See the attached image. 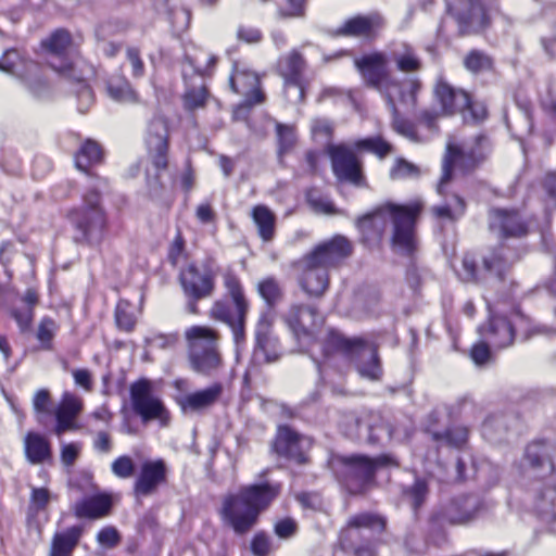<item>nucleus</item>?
<instances>
[{
	"mask_svg": "<svg viewBox=\"0 0 556 556\" xmlns=\"http://www.w3.org/2000/svg\"><path fill=\"white\" fill-rule=\"evenodd\" d=\"M486 509L484 501L477 494H460L438 507L431 515V531H441L446 526H464L476 520Z\"/></svg>",
	"mask_w": 556,
	"mask_h": 556,
	"instance_id": "nucleus-10",
	"label": "nucleus"
},
{
	"mask_svg": "<svg viewBox=\"0 0 556 556\" xmlns=\"http://www.w3.org/2000/svg\"><path fill=\"white\" fill-rule=\"evenodd\" d=\"M215 63L216 58L214 55L201 53V55L190 56L187 54L182 64V76L185 79L192 73L203 76L208 73Z\"/></svg>",
	"mask_w": 556,
	"mask_h": 556,
	"instance_id": "nucleus-44",
	"label": "nucleus"
},
{
	"mask_svg": "<svg viewBox=\"0 0 556 556\" xmlns=\"http://www.w3.org/2000/svg\"><path fill=\"white\" fill-rule=\"evenodd\" d=\"M169 126L166 117L155 114L147 125L144 143L148 155L157 172L167 168Z\"/></svg>",
	"mask_w": 556,
	"mask_h": 556,
	"instance_id": "nucleus-18",
	"label": "nucleus"
},
{
	"mask_svg": "<svg viewBox=\"0 0 556 556\" xmlns=\"http://www.w3.org/2000/svg\"><path fill=\"white\" fill-rule=\"evenodd\" d=\"M505 253L504 247L491 250L482 258V269L478 268L475 255L466 253L462 258L460 268L456 273L464 282H483L491 276L501 280L509 267Z\"/></svg>",
	"mask_w": 556,
	"mask_h": 556,
	"instance_id": "nucleus-14",
	"label": "nucleus"
},
{
	"mask_svg": "<svg viewBox=\"0 0 556 556\" xmlns=\"http://www.w3.org/2000/svg\"><path fill=\"white\" fill-rule=\"evenodd\" d=\"M523 466L534 477L529 493L534 511L546 521L556 520V442L535 441L525 451Z\"/></svg>",
	"mask_w": 556,
	"mask_h": 556,
	"instance_id": "nucleus-1",
	"label": "nucleus"
},
{
	"mask_svg": "<svg viewBox=\"0 0 556 556\" xmlns=\"http://www.w3.org/2000/svg\"><path fill=\"white\" fill-rule=\"evenodd\" d=\"M488 219L490 230L502 239L526 237L532 223L522 211L506 207L491 208Z\"/></svg>",
	"mask_w": 556,
	"mask_h": 556,
	"instance_id": "nucleus-16",
	"label": "nucleus"
},
{
	"mask_svg": "<svg viewBox=\"0 0 556 556\" xmlns=\"http://www.w3.org/2000/svg\"><path fill=\"white\" fill-rule=\"evenodd\" d=\"M352 251L350 240L340 235L317 244L300 261L303 290L311 296H321L329 286L328 270L349 257Z\"/></svg>",
	"mask_w": 556,
	"mask_h": 556,
	"instance_id": "nucleus-4",
	"label": "nucleus"
},
{
	"mask_svg": "<svg viewBox=\"0 0 556 556\" xmlns=\"http://www.w3.org/2000/svg\"><path fill=\"white\" fill-rule=\"evenodd\" d=\"M252 218L263 241H270L275 235L276 217L265 205H256L252 211Z\"/></svg>",
	"mask_w": 556,
	"mask_h": 556,
	"instance_id": "nucleus-40",
	"label": "nucleus"
},
{
	"mask_svg": "<svg viewBox=\"0 0 556 556\" xmlns=\"http://www.w3.org/2000/svg\"><path fill=\"white\" fill-rule=\"evenodd\" d=\"M397 96L387 99V105L392 114V129L397 134L406 137L410 141H418L415 125L408 119L402 117L396 108Z\"/></svg>",
	"mask_w": 556,
	"mask_h": 556,
	"instance_id": "nucleus-42",
	"label": "nucleus"
},
{
	"mask_svg": "<svg viewBox=\"0 0 556 556\" xmlns=\"http://www.w3.org/2000/svg\"><path fill=\"white\" fill-rule=\"evenodd\" d=\"M129 395L131 409L142 424L156 420L161 427L168 425L169 413L163 401L154 394L153 383L149 379L142 378L132 382Z\"/></svg>",
	"mask_w": 556,
	"mask_h": 556,
	"instance_id": "nucleus-13",
	"label": "nucleus"
},
{
	"mask_svg": "<svg viewBox=\"0 0 556 556\" xmlns=\"http://www.w3.org/2000/svg\"><path fill=\"white\" fill-rule=\"evenodd\" d=\"M306 0H283L278 4L280 18H302L305 16Z\"/></svg>",
	"mask_w": 556,
	"mask_h": 556,
	"instance_id": "nucleus-56",
	"label": "nucleus"
},
{
	"mask_svg": "<svg viewBox=\"0 0 556 556\" xmlns=\"http://www.w3.org/2000/svg\"><path fill=\"white\" fill-rule=\"evenodd\" d=\"M397 466L391 456L381 455L370 458L365 455L336 456L331 468L338 481L351 494H363L376 482V470L383 466Z\"/></svg>",
	"mask_w": 556,
	"mask_h": 556,
	"instance_id": "nucleus-7",
	"label": "nucleus"
},
{
	"mask_svg": "<svg viewBox=\"0 0 556 556\" xmlns=\"http://www.w3.org/2000/svg\"><path fill=\"white\" fill-rule=\"evenodd\" d=\"M355 147L361 150L372 152L379 157H384L392 150V146L381 137H370L358 140L355 142Z\"/></svg>",
	"mask_w": 556,
	"mask_h": 556,
	"instance_id": "nucleus-57",
	"label": "nucleus"
},
{
	"mask_svg": "<svg viewBox=\"0 0 556 556\" xmlns=\"http://www.w3.org/2000/svg\"><path fill=\"white\" fill-rule=\"evenodd\" d=\"M359 361L356 365V369L361 377L369 380H380L382 376V367L378 356L376 346L363 339L354 351Z\"/></svg>",
	"mask_w": 556,
	"mask_h": 556,
	"instance_id": "nucleus-34",
	"label": "nucleus"
},
{
	"mask_svg": "<svg viewBox=\"0 0 556 556\" xmlns=\"http://www.w3.org/2000/svg\"><path fill=\"white\" fill-rule=\"evenodd\" d=\"M179 341V334L177 332L172 333H154L147 338V343L152 348L156 349H173Z\"/></svg>",
	"mask_w": 556,
	"mask_h": 556,
	"instance_id": "nucleus-63",
	"label": "nucleus"
},
{
	"mask_svg": "<svg viewBox=\"0 0 556 556\" xmlns=\"http://www.w3.org/2000/svg\"><path fill=\"white\" fill-rule=\"evenodd\" d=\"M185 338L191 369L203 376L215 375L223 365L217 331L205 326H192L185 331Z\"/></svg>",
	"mask_w": 556,
	"mask_h": 556,
	"instance_id": "nucleus-8",
	"label": "nucleus"
},
{
	"mask_svg": "<svg viewBox=\"0 0 556 556\" xmlns=\"http://www.w3.org/2000/svg\"><path fill=\"white\" fill-rule=\"evenodd\" d=\"M223 392V384L215 382L207 388L179 396L177 404L185 415H204L218 403Z\"/></svg>",
	"mask_w": 556,
	"mask_h": 556,
	"instance_id": "nucleus-23",
	"label": "nucleus"
},
{
	"mask_svg": "<svg viewBox=\"0 0 556 556\" xmlns=\"http://www.w3.org/2000/svg\"><path fill=\"white\" fill-rule=\"evenodd\" d=\"M113 506L112 496L108 493H97L84 497L74 506V514L78 518L100 519L111 513Z\"/></svg>",
	"mask_w": 556,
	"mask_h": 556,
	"instance_id": "nucleus-35",
	"label": "nucleus"
},
{
	"mask_svg": "<svg viewBox=\"0 0 556 556\" xmlns=\"http://www.w3.org/2000/svg\"><path fill=\"white\" fill-rule=\"evenodd\" d=\"M305 65L304 58L296 50H292L279 60V71L285 78L286 93L289 96L290 92H293L299 101L304 98V88L301 78Z\"/></svg>",
	"mask_w": 556,
	"mask_h": 556,
	"instance_id": "nucleus-26",
	"label": "nucleus"
},
{
	"mask_svg": "<svg viewBox=\"0 0 556 556\" xmlns=\"http://www.w3.org/2000/svg\"><path fill=\"white\" fill-rule=\"evenodd\" d=\"M217 267L213 261L191 263L180 270L179 283L187 298L186 311L198 314V302L211 298L215 290Z\"/></svg>",
	"mask_w": 556,
	"mask_h": 556,
	"instance_id": "nucleus-9",
	"label": "nucleus"
},
{
	"mask_svg": "<svg viewBox=\"0 0 556 556\" xmlns=\"http://www.w3.org/2000/svg\"><path fill=\"white\" fill-rule=\"evenodd\" d=\"M359 338L349 339L334 329H330L320 343L321 359H315L318 369L334 359L348 361L354 356Z\"/></svg>",
	"mask_w": 556,
	"mask_h": 556,
	"instance_id": "nucleus-22",
	"label": "nucleus"
},
{
	"mask_svg": "<svg viewBox=\"0 0 556 556\" xmlns=\"http://www.w3.org/2000/svg\"><path fill=\"white\" fill-rule=\"evenodd\" d=\"M280 357L277 350V341L266 333H256V344L253 351V362L255 363H274Z\"/></svg>",
	"mask_w": 556,
	"mask_h": 556,
	"instance_id": "nucleus-38",
	"label": "nucleus"
},
{
	"mask_svg": "<svg viewBox=\"0 0 556 556\" xmlns=\"http://www.w3.org/2000/svg\"><path fill=\"white\" fill-rule=\"evenodd\" d=\"M167 479V467L163 459L146 460L140 466L139 475L134 483L136 496H149Z\"/></svg>",
	"mask_w": 556,
	"mask_h": 556,
	"instance_id": "nucleus-25",
	"label": "nucleus"
},
{
	"mask_svg": "<svg viewBox=\"0 0 556 556\" xmlns=\"http://www.w3.org/2000/svg\"><path fill=\"white\" fill-rule=\"evenodd\" d=\"M58 325L54 319L51 317L45 316L39 325L37 330V339L41 343L42 349L51 350L52 341L58 331Z\"/></svg>",
	"mask_w": 556,
	"mask_h": 556,
	"instance_id": "nucleus-55",
	"label": "nucleus"
},
{
	"mask_svg": "<svg viewBox=\"0 0 556 556\" xmlns=\"http://www.w3.org/2000/svg\"><path fill=\"white\" fill-rule=\"evenodd\" d=\"M313 441L289 426H280L274 441V451L277 455L296 464L308 462L307 453Z\"/></svg>",
	"mask_w": 556,
	"mask_h": 556,
	"instance_id": "nucleus-20",
	"label": "nucleus"
},
{
	"mask_svg": "<svg viewBox=\"0 0 556 556\" xmlns=\"http://www.w3.org/2000/svg\"><path fill=\"white\" fill-rule=\"evenodd\" d=\"M354 65L365 84L380 92L386 100L397 96L401 103L409 108L416 106L421 81L416 77L403 80L394 77L389 70L387 52L374 51L363 54L354 60Z\"/></svg>",
	"mask_w": 556,
	"mask_h": 556,
	"instance_id": "nucleus-3",
	"label": "nucleus"
},
{
	"mask_svg": "<svg viewBox=\"0 0 556 556\" xmlns=\"http://www.w3.org/2000/svg\"><path fill=\"white\" fill-rule=\"evenodd\" d=\"M327 153L331 160L332 172L339 181L349 182L355 187L366 185L362 163L349 146L329 143Z\"/></svg>",
	"mask_w": 556,
	"mask_h": 556,
	"instance_id": "nucleus-17",
	"label": "nucleus"
},
{
	"mask_svg": "<svg viewBox=\"0 0 556 556\" xmlns=\"http://www.w3.org/2000/svg\"><path fill=\"white\" fill-rule=\"evenodd\" d=\"M111 469L117 478L128 479L135 473V463L131 457L123 455L112 463Z\"/></svg>",
	"mask_w": 556,
	"mask_h": 556,
	"instance_id": "nucleus-62",
	"label": "nucleus"
},
{
	"mask_svg": "<svg viewBox=\"0 0 556 556\" xmlns=\"http://www.w3.org/2000/svg\"><path fill=\"white\" fill-rule=\"evenodd\" d=\"M224 286L233 304L238 306L239 314L242 315L243 309L249 308V304L244 298L240 279L232 271H227L224 275Z\"/></svg>",
	"mask_w": 556,
	"mask_h": 556,
	"instance_id": "nucleus-46",
	"label": "nucleus"
},
{
	"mask_svg": "<svg viewBox=\"0 0 556 556\" xmlns=\"http://www.w3.org/2000/svg\"><path fill=\"white\" fill-rule=\"evenodd\" d=\"M428 494V484L424 479H416L414 484L404 491V495L416 510L425 502Z\"/></svg>",
	"mask_w": 556,
	"mask_h": 556,
	"instance_id": "nucleus-59",
	"label": "nucleus"
},
{
	"mask_svg": "<svg viewBox=\"0 0 556 556\" xmlns=\"http://www.w3.org/2000/svg\"><path fill=\"white\" fill-rule=\"evenodd\" d=\"M81 410L83 401L78 396L70 392H65L62 395V400L54 412L56 420L54 433L56 435H62L67 431L78 429L75 420Z\"/></svg>",
	"mask_w": 556,
	"mask_h": 556,
	"instance_id": "nucleus-31",
	"label": "nucleus"
},
{
	"mask_svg": "<svg viewBox=\"0 0 556 556\" xmlns=\"http://www.w3.org/2000/svg\"><path fill=\"white\" fill-rule=\"evenodd\" d=\"M345 434L369 445H383L390 440L407 438L408 431L393 428L379 413H366L359 417H348Z\"/></svg>",
	"mask_w": 556,
	"mask_h": 556,
	"instance_id": "nucleus-11",
	"label": "nucleus"
},
{
	"mask_svg": "<svg viewBox=\"0 0 556 556\" xmlns=\"http://www.w3.org/2000/svg\"><path fill=\"white\" fill-rule=\"evenodd\" d=\"M257 291L267 305L274 306L282 299V289L274 277H266L257 283Z\"/></svg>",
	"mask_w": 556,
	"mask_h": 556,
	"instance_id": "nucleus-50",
	"label": "nucleus"
},
{
	"mask_svg": "<svg viewBox=\"0 0 556 556\" xmlns=\"http://www.w3.org/2000/svg\"><path fill=\"white\" fill-rule=\"evenodd\" d=\"M41 45L48 54V63L54 71L64 74L72 72V63L68 60L72 37L67 30L56 29Z\"/></svg>",
	"mask_w": 556,
	"mask_h": 556,
	"instance_id": "nucleus-24",
	"label": "nucleus"
},
{
	"mask_svg": "<svg viewBox=\"0 0 556 556\" xmlns=\"http://www.w3.org/2000/svg\"><path fill=\"white\" fill-rule=\"evenodd\" d=\"M75 93L78 100V110L85 113L93 103V92L90 86L84 79H77L74 81Z\"/></svg>",
	"mask_w": 556,
	"mask_h": 556,
	"instance_id": "nucleus-60",
	"label": "nucleus"
},
{
	"mask_svg": "<svg viewBox=\"0 0 556 556\" xmlns=\"http://www.w3.org/2000/svg\"><path fill=\"white\" fill-rule=\"evenodd\" d=\"M484 340L496 349H505L513 344L515 330L511 323L504 316H492L486 327L479 329Z\"/></svg>",
	"mask_w": 556,
	"mask_h": 556,
	"instance_id": "nucleus-32",
	"label": "nucleus"
},
{
	"mask_svg": "<svg viewBox=\"0 0 556 556\" xmlns=\"http://www.w3.org/2000/svg\"><path fill=\"white\" fill-rule=\"evenodd\" d=\"M507 419L503 415L489 416L482 424V435L490 442H501L508 429Z\"/></svg>",
	"mask_w": 556,
	"mask_h": 556,
	"instance_id": "nucleus-45",
	"label": "nucleus"
},
{
	"mask_svg": "<svg viewBox=\"0 0 556 556\" xmlns=\"http://www.w3.org/2000/svg\"><path fill=\"white\" fill-rule=\"evenodd\" d=\"M488 138L479 135L475 139V144L459 148L448 144L442 162V176L438 184V193L444 194L445 186L452 179L453 166L457 165L464 172L473 169L481 163L486 155Z\"/></svg>",
	"mask_w": 556,
	"mask_h": 556,
	"instance_id": "nucleus-12",
	"label": "nucleus"
},
{
	"mask_svg": "<svg viewBox=\"0 0 556 556\" xmlns=\"http://www.w3.org/2000/svg\"><path fill=\"white\" fill-rule=\"evenodd\" d=\"M115 321L121 330L130 332L136 325V316L131 304L126 300H119L115 308Z\"/></svg>",
	"mask_w": 556,
	"mask_h": 556,
	"instance_id": "nucleus-52",
	"label": "nucleus"
},
{
	"mask_svg": "<svg viewBox=\"0 0 556 556\" xmlns=\"http://www.w3.org/2000/svg\"><path fill=\"white\" fill-rule=\"evenodd\" d=\"M468 429L466 427L456 426L447 428L446 430L432 431V439L441 445L460 448L468 440Z\"/></svg>",
	"mask_w": 556,
	"mask_h": 556,
	"instance_id": "nucleus-43",
	"label": "nucleus"
},
{
	"mask_svg": "<svg viewBox=\"0 0 556 556\" xmlns=\"http://www.w3.org/2000/svg\"><path fill=\"white\" fill-rule=\"evenodd\" d=\"M106 90L109 97L116 102L135 103L138 101L136 91L129 81L123 77L111 78L108 81Z\"/></svg>",
	"mask_w": 556,
	"mask_h": 556,
	"instance_id": "nucleus-41",
	"label": "nucleus"
},
{
	"mask_svg": "<svg viewBox=\"0 0 556 556\" xmlns=\"http://www.w3.org/2000/svg\"><path fill=\"white\" fill-rule=\"evenodd\" d=\"M208 98V92L205 86H200L198 88L192 87L186 90L182 102L184 108L187 111H194L197 109H202L205 106Z\"/></svg>",
	"mask_w": 556,
	"mask_h": 556,
	"instance_id": "nucleus-54",
	"label": "nucleus"
},
{
	"mask_svg": "<svg viewBox=\"0 0 556 556\" xmlns=\"http://www.w3.org/2000/svg\"><path fill=\"white\" fill-rule=\"evenodd\" d=\"M81 533L83 530L78 526H73L63 532H56L52 538L49 556H73Z\"/></svg>",
	"mask_w": 556,
	"mask_h": 556,
	"instance_id": "nucleus-36",
	"label": "nucleus"
},
{
	"mask_svg": "<svg viewBox=\"0 0 556 556\" xmlns=\"http://www.w3.org/2000/svg\"><path fill=\"white\" fill-rule=\"evenodd\" d=\"M25 455L31 464H42L52 456L50 442L40 433L28 432L24 440Z\"/></svg>",
	"mask_w": 556,
	"mask_h": 556,
	"instance_id": "nucleus-37",
	"label": "nucleus"
},
{
	"mask_svg": "<svg viewBox=\"0 0 556 556\" xmlns=\"http://www.w3.org/2000/svg\"><path fill=\"white\" fill-rule=\"evenodd\" d=\"M380 301L379 293L376 290L364 289L355 293L353 309L357 314H372Z\"/></svg>",
	"mask_w": 556,
	"mask_h": 556,
	"instance_id": "nucleus-48",
	"label": "nucleus"
},
{
	"mask_svg": "<svg viewBox=\"0 0 556 556\" xmlns=\"http://www.w3.org/2000/svg\"><path fill=\"white\" fill-rule=\"evenodd\" d=\"M434 93L442 110L445 114H454L464 112L465 108L470 104V96L463 89L451 86L445 80L440 79L434 89Z\"/></svg>",
	"mask_w": 556,
	"mask_h": 556,
	"instance_id": "nucleus-33",
	"label": "nucleus"
},
{
	"mask_svg": "<svg viewBox=\"0 0 556 556\" xmlns=\"http://www.w3.org/2000/svg\"><path fill=\"white\" fill-rule=\"evenodd\" d=\"M89 186L79 206L68 212V220L75 229L74 241L88 245H99L108 230V218L102 206L101 192L106 180L88 173Z\"/></svg>",
	"mask_w": 556,
	"mask_h": 556,
	"instance_id": "nucleus-6",
	"label": "nucleus"
},
{
	"mask_svg": "<svg viewBox=\"0 0 556 556\" xmlns=\"http://www.w3.org/2000/svg\"><path fill=\"white\" fill-rule=\"evenodd\" d=\"M278 491V486L262 483L247 485L237 493L227 494L220 508L223 521L237 534L249 532L256 525L261 511L277 496Z\"/></svg>",
	"mask_w": 556,
	"mask_h": 556,
	"instance_id": "nucleus-5",
	"label": "nucleus"
},
{
	"mask_svg": "<svg viewBox=\"0 0 556 556\" xmlns=\"http://www.w3.org/2000/svg\"><path fill=\"white\" fill-rule=\"evenodd\" d=\"M485 0H445L447 15L453 20L459 36L478 34L488 25Z\"/></svg>",
	"mask_w": 556,
	"mask_h": 556,
	"instance_id": "nucleus-15",
	"label": "nucleus"
},
{
	"mask_svg": "<svg viewBox=\"0 0 556 556\" xmlns=\"http://www.w3.org/2000/svg\"><path fill=\"white\" fill-rule=\"evenodd\" d=\"M419 176V168L404 159H399L390 170L392 179H406Z\"/></svg>",
	"mask_w": 556,
	"mask_h": 556,
	"instance_id": "nucleus-61",
	"label": "nucleus"
},
{
	"mask_svg": "<svg viewBox=\"0 0 556 556\" xmlns=\"http://www.w3.org/2000/svg\"><path fill=\"white\" fill-rule=\"evenodd\" d=\"M248 308H244L242 315L239 314L238 306L225 300L216 301L211 308L212 318L228 325L232 331L233 341L239 348L245 340L244 324Z\"/></svg>",
	"mask_w": 556,
	"mask_h": 556,
	"instance_id": "nucleus-28",
	"label": "nucleus"
},
{
	"mask_svg": "<svg viewBox=\"0 0 556 556\" xmlns=\"http://www.w3.org/2000/svg\"><path fill=\"white\" fill-rule=\"evenodd\" d=\"M386 52L389 61L395 64L399 72L412 74L421 71L424 67L417 50L406 41L397 40L390 42Z\"/></svg>",
	"mask_w": 556,
	"mask_h": 556,
	"instance_id": "nucleus-30",
	"label": "nucleus"
},
{
	"mask_svg": "<svg viewBox=\"0 0 556 556\" xmlns=\"http://www.w3.org/2000/svg\"><path fill=\"white\" fill-rule=\"evenodd\" d=\"M229 85L233 92L244 97L245 106L261 104L265 100V94L260 88L258 75L244 64L235 63Z\"/></svg>",
	"mask_w": 556,
	"mask_h": 556,
	"instance_id": "nucleus-21",
	"label": "nucleus"
},
{
	"mask_svg": "<svg viewBox=\"0 0 556 556\" xmlns=\"http://www.w3.org/2000/svg\"><path fill=\"white\" fill-rule=\"evenodd\" d=\"M386 25L384 17L379 12L356 14L343 21L332 35L336 37L375 40Z\"/></svg>",
	"mask_w": 556,
	"mask_h": 556,
	"instance_id": "nucleus-19",
	"label": "nucleus"
},
{
	"mask_svg": "<svg viewBox=\"0 0 556 556\" xmlns=\"http://www.w3.org/2000/svg\"><path fill=\"white\" fill-rule=\"evenodd\" d=\"M464 66L467 71L473 74H479L491 71L493 67V60L484 51L473 49L464 58Z\"/></svg>",
	"mask_w": 556,
	"mask_h": 556,
	"instance_id": "nucleus-49",
	"label": "nucleus"
},
{
	"mask_svg": "<svg viewBox=\"0 0 556 556\" xmlns=\"http://www.w3.org/2000/svg\"><path fill=\"white\" fill-rule=\"evenodd\" d=\"M465 211V202L464 200L454 194L452 197V202H448L444 205L434 206L432 208L433 214L438 218L448 219V220H455L460 215L464 214Z\"/></svg>",
	"mask_w": 556,
	"mask_h": 556,
	"instance_id": "nucleus-53",
	"label": "nucleus"
},
{
	"mask_svg": "<svg viewBox=\"0 0 556 556\" xmlns=\"http://www.w3.org/2000/svg\"><path fill=\"white\" fill-rule=\"evenodd\" d=\"M306 200L316 212L331 213L333 211L332 203L324 198L316 189H309L306 192Z\"/></svg>",
	"mask_w": 556,
	"mask_h": 556,
	"instance_id": "nucleus-64",
	"label": "nucleus"
},
{
	"mask_svg": "<svg viewBox=\"0 0 556 556\" xmlns=\"http://www.w3.org/2000/svg\"><path fill=\"white\" fill-rule=\"evenodd\" d=\"M38 303V294L34 289H27L23 296L12 294L7 298L4 306L10 316L16 321L21 332L30 330L34 319V308Z\"/></svg>",
	"mask_w": 556,
	"mask_h": 556,
	"instance_id": "nucleus-27",
	"label": "nucleus"
},
{
	"mask_svg": "<svg viewBox=\"0 0 556 556\" xmlns=\"http://www.w3.org/2000/svg\"><path fill=\"white\" fill-rule=\"evenodd\" d=\"M276 134L278 140V156L281 159L291 151L296 142L295 128L292 125L277 122Z\"/></svg>",
	"mask_w": 556,
	"mask_h": 556,
	"instance_id": "nucleus-51",
	"label": "nucleus"
},
{
	"mask_svg": "<svg viewBox=\"0 0 556 556\" xmlns=\"http://www.w3.org/2000/svg\"><path fill=\"white\" fill-rule=\"evenodd\" d=\"M28 91L38 100L47 99L50 96L51 89L47 80L41 74L35 73L33 76L24 80Z\"/></svg>",
	"mask_w": 556,
	"mask_h": 556,
	"instance_id": "nucleus-58",
	"label": "nucleus"
},
{
	"mask_svg": "<svg viewBox=\"0 0 556 556\" xmlns=\"http://www.w3.org/2000/svg\"><path fill=\"white\" fill-rule=\"evenodd\" d=\"M349 528L369 529L372 532L381 533L386 529V519L379 515L363 513L352 516L348 521Z\"/></svg>",
	"mask_w": 556,
	"mask_h": 556,
	"instance_id": "nucleus-47",
	"label": "nucleus"
},
{
	"mask_svg": "<svg viewBox=\"0 0 556 556\" xmlns=\"http://www.w3.org/2000/svg\"><path fill=\"white\" fill-rule=\"evenodd\" d=\"M285 320L298 339L308 337L319 325L317 308L305 304L292 305L286 314Z\"/></svg>",
	"mask_w": 556,
	"mask_h": 556,
	"instance_id": "nucleus-29",
	"label": "nucleus"
},
{
	"mask_svg": "<svg viewBox=\"0 0 556 556\" xmlns=\"http://www.w3.org/2000/svg\"><path fill=\"white\" fill-rule=\"evenodd\" d=\"M103 159L100 144L91 139L86 140L75 155L76 167L88 173V167L98 164Z\"/></svg>",
	"mask_w": 556,
	"mask_h": 556,
	"instance_id": "nucleus-39",
	"label": "nucleus"
},
{
	"mask_svg": "<svg viewBox=\"0 0 556 556\" xmlns=\"http://www.w3.org/2000/svg\"><path fill=\"white\" fill-rule=\"evenodd\" d=\"M422 210L419 201L406 205L386 203L374 212L361 217L357 226L363 232H372L380 237L389 223H392L393 249L404 255H410L416 249L415 225Z\"/></svg>",
	"mask_w": 556,
	"mask_h": 556,
	"instance_id": "nucleus-2",
	"label": "nucleus"
}]
</instances>
